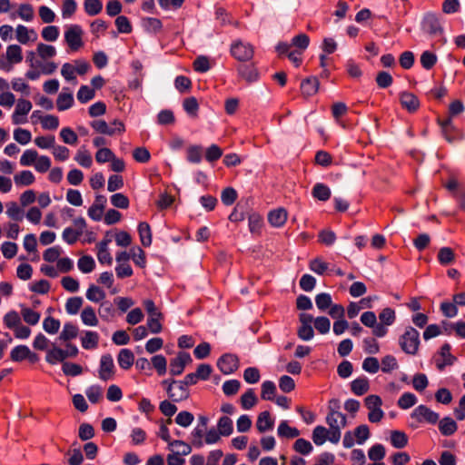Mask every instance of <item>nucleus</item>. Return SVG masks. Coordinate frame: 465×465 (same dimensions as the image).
Masks as SVG:
<instances>
[{
  "label": "nucleus",
  "mask_w": 465,
  "mask_h": 465,
  "mask_svg": "<svg viewBox=\"0 0 465 465\" xmlns=\"http://www.w3.org/2000/svg\"><path fill=\"white\" fill-rule=\"evenodd\" d=\"M326 423L329 425L331 437L329 440L332 443H338L341 440V430L347 426V418L341 412H328L326 416Z\"/></svg>",
  "instance_id": "1"
},
{
  "label": "nucleus",
  "mask_w": 465,
  "mask_h": 465,
  "mask_svg": "<svg viewBox=\"0 0 465 465\" xmlns=\"http://www.w3.org/2000/svg\"><path fill=\"white\" fill-rule=\"evenodd\" d=\"M401 350L410 355H415L420 346V333L413 327H407L404 333L399 339Z\"/></svg>",
  "instance_id": "2"
},
{
  "label": "nucleus",
  "mask_w": 465,
  "mask_h": 465,
  "mask_svg": "<svg viewBox=\"0 0 465 465\" xmlns=\"http://www.w3.org/2000/svg\"><path fill=\"white\" fill-rule=\"evenodd\" d=\"M143 306L148 313L147 326L152 333H159L162 331L163 326L161 321L163 318V313L156 308L153 301L145 300Z\"/></svg>",
  "instance_id": "3"
},
{
  "label": "nucleus",
  "mask_w": 465,
  "mask_h": 465,
  "mask_svg": "<svg viewBox=\"0 0 465 465\" xmlns=\"http://www.w3.org/2000/svg\"><path fill=\"white\" fill-rule=\"evenodd\" d=\"M84 31L78 25H69L64 32V41L70 51L77 52L84 46Z\"/></svg>",
  "instance_id": "4"
},
{
  "label": "nucleus",
  "mask_w": 465,
  "mask_h": 465,
  "mask_svg": "<svg viewBox=\"0 0 465 465\" xmlns=\"http://www.w3.org/2000/svg\"><path fill=\"white\" fill-rule=\"evenodd\" d=\"M364 403L369 410L368 420L372 423L380 422L384 417L381 410L382 401L378 395H369L365 398Z\"/></svg>",
  "instance_id": "5"
},
{
  "label": "nucleus",
  "mask_w": 465,
  "mask_h": 465,
  "mask_svg": "<svg viewBox=\"0 0 465 465\" xmlns=\"http://www.w3.org/2000/svg\"><path fill=\"white\" fill-rule=\"evenodd\" d=\"M231 54L240 62H247L252 59L254 55L253 46L242 40L233 42L231 45Z\"/></svg>",
  "instance_id": "6"
},
{
  "label": "nucleus",
  "mask_w": 465,
  "mask_h": 465,
  "mask_svg": "<svg viewBox=\"0 0 465 465\" xmlns=\"http://www.w3.org/2000/svg\"><path fill=\"white\" fill-rule=\"evenodd\" d=\"M5 58L7 63H0V68L9 72L14 64H19L23 60L22 48L18 45H11L6 48Z\"/></svg>",
  "instance_id": "7"
},
{
  "label": "nucleus",
  "mask_w": 465,
  "mask_h": 465,
  "mask_svg": "<svg viewBox=\"0 0 465 465\" xmlns=\"http://www.w3.org/2000/svg\"><path fill=\"white\" fill-rule=\"evenodd\" d=\"M411 418L419 422L426 421L430 424H435L439 420V414L425 405H419L411 412Z\"/></svg>",
  "instance_id": "8"
},
{
  "label": "nucleus",
  "mask_w": 465,
  "mask_h": 465,
  "mask_svg": "<svg viewBox=\"0 0 465 465\" xmlns=\"http://www.w3.org/2000/svg\"><path fill=\"white\" fill-rule=\"evenodd\" d=\"M217 367L223 374L233 373L239 368V359L234 354L225 353L218 359Z\"/></svg>",
  "instance_id": "9"
},
{
  "label": "nucleus",
  "mask_w": 465,
  "mask_h": 465,
  "mask_svg": "<svg viewBox=\"0 0 465 465\" xmlns=\"http://www.w3.org/2000/svg\"><path fill=\"white\" fill-rule=\"evenodd\" d=\"M166 391L168 397L173 401L186 400L189 397V391L182 381H172L168 384Z\"/></svg>",
  "instance_id": "10"
},
{
  "label": "nucleus",
  "mask_w": 465,
  "mask_h": 465,
  "mask_svg": "<svg viewBox=\"0 0 465 465\" xmlns=\"http://www.w3.org/2000/svg\"><path fill=\"white\" fill-rule=\"evenodd\" d=\"M421 27L430 36L439 35L443 32L440 19L433 14H428L424 16Z\"/></svg>",
  "instance_id": "11"
},
{
  "label": "nucleus",
  "mask_w": 465,
  "mask_h": 465,
  "mask_svg": "<svg viewBox=\"0 0 465 465\" xmlns=\"http://www.w3.org/2000/svg\"><path fill=\"white\" fill-rule=\"evenodd\" d=\"M114 376V364L113 357L110 354H104L101 357L99 367V378L102 381L112 380Z\"/></svg>",
  "instance_id": "12"
},
{
  "label": "nucleus",
  "mask_w": 465,
  "mask_h": 465,
  "mask_svg": "<svg viewBox=\"0 0 465 465\" xmlns=\"http://www.w3.org/2000/svg\"><path fill=\"white\" fill-rule=\"evenodd\" d=\"M450 349L449 343H444L440 347V358L436 359V367L439 371H443L446 366H450L457 361V358L450 353Z\"/></svg>",
  "instance_id": "13"
},
{
  "label": "nucleus",
  "mask_w": 465,
  "mask_h": 465,
  "mask_svg": "<svg viewBox=\"0 0 465 465\" xmlns=\"http://www.w3.org/2000/svg\"><path fill=\"white\" fill-rule=\"evenodd\" d=\"M113 125H118L117 129H114L109 126L104 120H96L91 123V126L98 133L103 134L113 135L115 133H123L124 131V125L122 122L114 121Z\"/></svg>",
  "instance_id": "14"
},
{
  "label": "nucleus",
  "mask_w": 465,
  "mask_h": 465,
  "mask_svg": "<svg viewBox=\"0 0 465 465\" xmlns=\"http://www.w3.org/2000/svg\"><path fill=\"white\" fill-rule=\"evenodd\" d=\"M237 72L240 77L247 83H254L259 79V72L253 64H242L237 66Z\"/></svg>",
  "instance_id": "15"
},
{
  "label": "nucleus",
  "mask_w": 465,
  "mask_h": 465,
  "mask_svg": "<svg viewBox=\"0 0 465 465\" xmlns=\"http://www.w3.org/2000/svg\"><path fill=\"white\" fill-rule=\"evenodd\" d=\"M192 361V358L187 352H180L170 362V373L172 375H180L187 363Z\"/></svg>",
  "instance_id": "16"
},
{
  "label": "nucleus",
  "mask_w": 465,
  "mask_h": 465,
  "mask_svg": "<svg viewBox=\"0 0 465 465\" xmlns=\"http://www.w3.org/2000/svg\"><path fill=\"white\" fill-rule=\"evenodd\" d=\"M401 106L410 113L416 112L420 107V101L416 95L410 92H402L400 94Z\"/></svg>",
  "instance_id": "17"
},
{
  "label": "nucleus",
  "mask_w": 465,
  "mask_h": 465,
  "mask_svg": "<svg viewBox=\"0 0 465 465\" xmlns=\"http://www.w3.org/2000/svg\"><path fill=\"white\" fill-rule=\"evenodd\" d=\"M288 213L284 208L272 210L268 214V221L273 227H282L287 221Z\"/></svg>",
  "instance_id": "18"
},
{
  "label": "nucleus",
  "mask_w": 465,
  "mask_h": 465,
  "mask_svg": "<svg viewBox=\"0 0 465 465\" xmlns=\"http://www.w3.org/2000/svg\"><path fill=\"white\" fill-rule=\"evenodd\" d=\"M319 89V81L312 76L304 79L301 84V92L304 97L312 96Z\"/></svg>",
  "instance_id": "19"
},
{
  "label": "nucleus",
  "mask_w": 465,
  "mask_h": 465,
  "mask_svg": "<svg viewBox=\"0 0 465 465\" xmlns=\"http://www.w3.org/2000/svg\"><path fill=\"white\" fill-rule=\"evenodd\" d=\"M15 33L17 41L23 45L27 44L31 40L35 41L37 37L35 30H29L26 26L23 25H17Z\"/></svg>",
  "instance_id": "20"
},
{
  "label": "nucleus",
  "mask_w": 465,
  "mask_h": 465,
  "mask_svg": "<svg viewBox=\"0 0 465 465\" xmlns=\"http://www.w3.org/2000/svg\"><path fill=\"white\" fill-rule=\"evenodd\" d=\"M274 420L271 418L269 411H265L259 414L256 421V428L260 432H265L272 429Z\"/></svg>",
  "instance_id": "21"
},
{
  "label": "nucleus",
  "mask_w": 465,
  "mask_h": 465,
  "mask_svg": "<svg viewBox=\"0 0 465 465\" xmlns=\"http://www.w3.org/2000/svg\"><path fill=\"white\" fill-rule=\"evenodd\" d=\"M79 329L72 322H65L58 339L61 341L67 342L78 336Z\"/></svg>",
  "instance_id": "22"
},
{
  "label": "nucleus",
  "mask_w": 465,
  "mask_h": 465,
  "mask_svg": "<svg viewBox=\"0 0 465 465\" xmlns=\"http://www.w3.org/2000/svg\"><path fill=\"white\" fill-rule=\"evenodd\" d=\"M119 366L124 370H128L132 367L134 361V355L129 349H122L117 356Z\"/></svg>",
  "instance_id": "23"
},
{
  "label": "nucleus",
  "mask_w": 465,
  "mask_h": 465,
  "mask_svg": "<svg viewBox=\"0 0 465 465\" xmlns=\"http://www.w3.org/2000/svg\"><path fill=\"white\" fill-rule=\"evenodd\" d=\"M82 322L86 326L94 327L99 323L98 318L93 307L85 306L81 312Z\"/></svg>",
  "instance_id": "24"
},
{
  "label": "nucleus",
  "mask_w": 465,
  "mask_h": 465,
  "mask_svg": "<svg viewBox=\"0 0 465 465\" xmlns=\"http://www.w3.org/2000/svg\"><path fill=\"white\" fill-rule=\"evenodd\" d=\"M32 351L25 345L15 346L10 353V358L14 361H22L25 359L32 360Z\"/></svg>",
  "instance_id": "25"
},
{
  "label": "nucleus",
  "mask_w": 465,
  "mask_h": 465,
  "mask_svg": "<svg viewBox=\"0 0 465 465\" xmlns=\"http://www.w3.org/2000/svg\"><path fill=\"white\" fill-rule=\"evenodd\" d=\"M351 389L355 395L361 396L370 389L369 380L366 377L355 379L351 383Z\"/></svg>",
  "instance_id": "26"
},
{
  "label": "nucleus",
  "mask_w": 465,
  "mask_h": 465,
  "mask_svg": "<svg viewBox=\"0 0 465 465\" xmlns=\"http://www.w3.org/2000/svg\"><path fill=\"white\" fill-rule=\"evenodd\" d=\"M331 437V432L328 429L322 425H318L313 429L312 440L317 446L322 445Z\"/></svg>",
  "instance_id": "27"
},
{
  "label": "nucleus",
  "mask_w": 465,
  "mask_h": 465,
  "mask_svg": "<svg viewBox=\"0 0 465 465\" xmlns=\"http://www.w3.org/2000/svg\"><path fill=\"white\" fill-rule=\"evenodd\" d=\"M81 342L85 350L95 349L98 346L99 335L95 331H86L81 339Z\"/></svg>",
  "instance_id": "28"
},
{
  "label": "nucleus",
  "mask_w": 465,
  "mask_h": 465,
  "mask_svg": "<svg viewBox=\"0 0 465 465\" xmlns=\"http://www.w3.org/2000/svg\"><path fill=\"white\" fill-rule=\"evenodd\" d=\"M278 435L282 438L293 439L300 435V430L289 426L286 420L281 421L278 426Z\"/></svg>",
  "instance_id": "29"
},
{
  "label": "nucleus",
  "mask_w": 465,
  "mask_h": 465,
  "mask_svg": "<svg viewBox=\"0 0 465 465\" xmlns=\"http://www.w3.org/2000/svg\"><path fill=\"white\" fill-rule=\"evenodd\" d=\"M140 241L144 247L152 244V232L150 225L145 222H141L138 225Z\"/></svg>",
  "instance_id": "30"
},
{
  "label": "nucleus",
  "mask_w": 465,
  "mask_h": 465,
  "mask_svg": "<svg viewBox=\"0 0 465 465\" xmlns=\"http://www.w3.org/2000/svg\"><path fill=\"white\" fill-rule=\"evenodd\" d=\"M66 359V354L63 349L54 346L49 350L45 356V361L50 364L63 362Z\"/></svg>",
  "instance_id": "31"
},
{
  "label": "nucleus",
  "mask_w": 465,
  "mask_h": 465,
  "mask_svg": "<svg viewBox=\"0 0 465 465\" xmlns=\"http://www.w3.org/2000/svg\"><path fill=\"white\" fill-rule=\"evenodd\" d=\"M439 430L445 436L452 435L457 430L455 420L450 417H445L439 422Z\"/></svg>",
  "instance_id": "32"
},
{
  "label": "nucleus",
  "mask_w": 465,
  "mask_h": 465,
  "mask_svg": "<svg viewBox=\"0 0 465 465\" xmlns=\"http://www.w3.org/2000/svg\"><path fill=\"white\" fill-rule=\"evenodd\" d=\"M439 124L441 126L442 134L448 142H452L456 138V132L451 124L450 117L443 120H439Z\"/></svg>",
  "instance_id": "33"
},
{
  "label": "nucleus",
  "mask_w": 465,
  "mask_h": 465,
  "mask_svg": "<svg viewBox=\"0 0 465 465\" xmlns=\"http://www.w3.org/2000/svg\"><path fill=\"white\" fill-rule=\"evenodd\" d=\"M391 443L394 448L402 449L408 444V437L401 430H391Z\"/></svg>",
  "instance_id": "34"
},
{
  "label": "nucleus",
  "mask_w": 465,
  "mask_h": 465,
  "mask_svg": "<svg viewBox=\"0 0 465 465\" xmlns=\"http://www.w3.org/2000/svg\"><path fill=\"white\" fill-rule=\"evenodd\" d=\"M184 111L193 118L198 116L199 104L195 97H187L183 102Z\"/></svg>",
  "instance_id": "35"
},
{
  "label": "nucleus",
  "mask_w": 465,
  "mask_h": 465,
  "mask_svg": "<svg viewBox=\"0 0 465 465\" xmlns=\"http://www.w3.org/2000/svg\"><path fill=\"white\" fill-rule=\"evenodd\" d=\"M74 104V97L71 93L62 92L56 100V106L59 111H64L71 108Z\"/></svg>",
  "instance_id": "36"
},
{
  "label": "nucleus",
  "mask_w": 465,
  "mask_h": 465,
  "mask_svg": "<svg viewBox=\"0 0 465 465\" xmlns=\"http://www.w3.org/2000/svg\"><path fill=\"white\" fill-rule=\"evenodd\" d=\"M84 300L80 296L71 297L65 302V311L70 315H75L83 306Z\"/></svg>",
  "instance_id": "37"
},
{
  "label": "nucleus",
  "mask_w": 465,
  "mask_h": 465,
  "mask_svg": "<svg viewBox=\"0 0 465 465\" xmlns=\"http://www.w3.org/2000/svg\"><path fill=\"white\" fill-rule=\"evenodd\" d=\"M257 401L253 389H249L241 397L242 408L244 410H250L256 405Z\"/></svg>",
  "instance_id": "38"
},
{
  "label": "nucleus",
  "mask_w": 465,
  "mask_h": 465,
  "mask_svg": "<svg viewBox=\"0 0 465 465\" xmlns=\"http://www.w3.org/2000/svg\"><path fill=\"white\" fill-rule=\"evenodd\" d=\"M312 195L319 201L325 202L331 197V190L323 183H316L312 188Z\"/></svg>",
  "instance_id": "39"
},
{
  "label": "nucleus",
  "mask_w": 465,
  "mask_h": 465,
  "mask_svg": "<svg viewBox=\"0 0 465 465\" xmlns=\"http://www.w3.org/2000/svg\"><path fill=\"white\" fill-rule=\"evenodd\" d=\"M14 181L16 185L27 186L35 182V175L31 171H22L15 175Z\"/></svg>",
  "instance_id": "40"
},
{
  "label": "nucleus",
  "mask_w": 465,
  "mask_h": 465,
  "mask_svg": "<svg viewBox=\"0 0 465 465\" xmlns=\"http://www.w3.org/2000/svg\"><path fill=\"white\" fill-rule=\"evenodd\" d=\"M85 295L86 298L93 302H99L105 298V292L94 284L89 286Z\"/></svg>",
  "instance_id": "41"
},
{
  "label": "nucleus",
  "mask_w": 465,
  "mask_h": 465,
  "mask_svg": "<svg viewBox=\"0 0 465 465\" xmlns=\"http://www.w3.org/2000/svg\"><path fill=\"white\" fill-rule=\"evenodd\" d=\"M36 52L40 58L44 61L53 58L56 54V49L53 45L40 43L37 45Z\"/></svg>",
  "instance_id": "42"
},
{
  "label": "nucleus",
  "mask_w": 465,
  "mask_h": 465,
  "mask_svg": "<svg viewBox=\"0 0 465 465\" xmlns=\"http://www.w3.org/2000/svg\"><path fill=\"white\" fill-rule=\"evenodd\" d=\"M6 214L12 220L19 222L24 218V210L15 202H10L6 204Z\"/></svg>",
  "instance_id": "43"
},
{
  "label": "nucleus",
  "mask_w": 465,
  "mask_h": 465,
  "mask_svg": "<svg viewBox=\"0 0 465 465\" xmlns=\"http://www.w3.org/2000/svg\"><path fill=\"white\" fill-rule=\"evenodd\" d=\"M217 427L220 435L229 436L232 432V420L227 416H223L219 419Z\"/></svg>",
  "instance_id": "44"
},
{
  "label": "nucleus",
  "mask_w": 465,
  "mask_h": 465,
  "mask_svg": "<svg viewBox=\"0 0 465 465\" xmlns=\"http://www.w3.org/2000/svg\"><path fill=\"white\" fill-rule=\"evenodd\" d=\"M21 314L23 316L24 321L30 325L37 324L41 317V314L39 312H35L27 307H22Z\"/></svg>",
  "instance_id": "45"
},
{
  "label": "nucleus",
  "mask_w": 465,
  "mask_h": 465,
  "mask_svg": "<svg viewBox=\"0 0 465 465\" xmlns=\"http://www.w3.org/2000/svg\"><path fill=\"white\" fill-rule=\"evenodd\" d=\"M77 265L82 272L89 273L94 271L95 262L92 256L84 255L78 260Z\"/></svg>",
  "instance_id": "46"
},
{
  "label": "nucleus",
  "mask_w": 465,
  "mask_h": 465,
  "mask_svg": "<svg viewBox=\"0 0 465 465\" xmlns=\"http://www.w3.org/2000/svg\"><path fill=\"white\" fill-rule=\"evenodd\" d=\"M455 259L454 252L450 247H442L438 253V260L440 264L447 265L451 263Z\"/></svg>",
  "instance_id": "47"
},
{
  "label": "nucleus",
  "mask_w": 465,
  "mask_h": 465,
  "mask_svg": "<svg viewBox=\"0 0 465 465\" xmlns=\"http://www.w3.org/2000/svg\"><path fill=\"white\" fill-rule=\"evenodd\" d=\"M143 25L147 32L158 33L162 30L163 24L160 19L147 17L143 20Z\"/></svg>",
  "instance_id": "48"
},
{
  "label": "nucleus",
  "mask_w": 465,
  "mask_h": 465,
  "mask_svg": "<svg viewBox=\"0 0 465 465\" xmlns=\"http://www.w3.org/2000/svg\"><path fill=\"white\" fill-rule=\"evenodd\" d=\"M276 392V386L271 381H266L262 384L261 397L265 401H272Z\"/></svg>",
  "instance_id": "49"
},
{
  "label": "nucleus",
  "mask_w": 465,
  "mask_h": 465,
  "mask_svg": "<svg viewBox=\"0 0 465 465\" xmlns=\"http://www.w3.org/2000/svg\"><path fill=\"white\" fill-rule=\"evenodd\" d=\"M61 74L67 82L76 83V71L74 63H64L61 68Z\"/></svg>",
  "instance_id": "50"
},
{
  "label": "nucleus",
  "mask_w": 465,
  "mask_h": 465,
  "mask_svg": "<svg viewBox=\"0 0 465 465\" xmlns=\"http://www.w3.org/2000/svg\"><path fill=\"white\" fill-rule=\"evenodd\" d=\"M417 402V397L411 392L403 393L398 400V406L402 410H407L414 406Z\"/></svg>",
  "instance_id": "51"
},
{
  "label": "nucleus",
  "mask_w": 465,
  "mask_h": 465,
  "mask_svg": "<svg viewBox=\"0 0 465 465\" xmlns=\"http://www.w3.org/2000/svg\"><path fill=\"white\" fill-rule=\"evenodd\" d=\"M4 323L8 329L15 330L20 323L21 318L17 312L10 311L4 316Z\"/></svg>",
  "instance_id": "52"
},
{
  "label": "nucleus",
  "mask_w": 465,
  "mask_h": 465,
  "mask_svg": "<svg viewBox=\"0 0 465 465\" xmlns=\"http://www.w3.org/2000/svg\"><path fill=\"white\" fill-rule=\"evenodd\" d=\"M35 68L40 71L43 74H52L57 69V64L51 61H35Z\"/></svg>",
  "instance_id": "53"
},
{
  "label": "nucleus",
  "mask_w": 465,
  "mask_h": 465,
  "mask_svg": "<svg viewBox=\"0 0 465 465\" xmlns=\"http://www.w3.org/2000/svg\"><path fill=\"white\" fill-rule=\"evenodd\" d=\"M315 303L320 311H325L326 309H329L332 304L331 294L327 292L317 294L315 297Z\"/></svg>",
  "instance_id": "54"
},
{
  "label": "nucleus",
  "mask_w": 465,
  "mask_h": 465,
  "mask_svg": "<svg viewBox=\"0 0 465 465\" xmlns=\"http://www.w3.org/2000/svg\"><path fill=\"white\" fill-rule=\"evenodd\" d=\"M312 443L304 439H298L293 444V450L302 455H308L312 450Z\"/></svg>",
  "instance_id": "55"
},
{
  "label": "nucleus",
  "mask_w": 465,
  "mask_h": 465,
  "mask_svg": "<svg viewBox=\"0 0 465 465\" xmlns=\"http://www.w3.org/2000/svg\"><path fill=\"white\" fill-rule=\"evenodd\" d=\"M397 360L392 355H386L381 359V371L385 373L391 372L398 369Z\"/></svg>",
  "instance_id": "56"
},
{
  "label": "nucleus",
  "mask_w": 465,
  "mask_h": 465,
  "mask_svg": "<svg viewBox=\"0 0 465 465\" xmlns=\"http://www.w3.org/2000/svg\"><path fill=\"white\" fill-rule=\"evenodd\" d=\"M94 96V90L89 87L88 85H82L77 92V99L83 104L89 102Z\"/></svg>",
  "instance_id": "57"
},
{
  "label": "nucleus",
  "mask_w": 465,
  "mask_h": 465,
  "mask_svg": "<svg viewBox=\"0 0 465 465\" xmlns=\"http://www.w3.org/2000/svg\"><path fill=\"white\" fill-rule=\"evenodd\" d=\"M152 364L160 376L166 373L167 361L163 355H155L152 358Z\"/></svg>",
  "instance_id": "58"
},
{
  "label": "nucleus",
  "mask_w": 465,
  "mask_h": 465,
  "mask_svg": "<svg viewBox=\"0 0 465 465\" xmlns=\"http://www.w3.org/2000/svg\"><path fill=\"white\" fill-rule=\"evenodd\" d=\"M43 328L47 333L54 334L59 331L60 321L48 316L44 320Z\"/></svg>",
  "instance_id": "59"
},
{
  "label": "nucleus",
  "mask_w": 465,
  "mask_h": 465,
  "mask_svg": "<svg viewBox=\"0 0 465 465\" xmlns=\"http://www.w3.org/2000/svg\"><path fill=\"white\" fill-rule=\"evenodd\" d=\"M103 9L100 0H84V10L89 15H96Z\"/></svg>",
  "instance_id": "60"
},
{
  "label": "nucleus",
  "mask_w": 465,
  "mask_h": 465,
  "mask_svg": "<svg viewBox=\"0 0 465 465\" xmlns=\"http://www.w3.org/2000/svg\"><path fill=\"white\" fill-rule=\"evenodd\" d=\"M62 370L65 375L72 377L78 376L83 372L81 365L68 361L63 363Z\"/></svg>",
  "instance_id": "61"
},
{
  "label": "nucleus",
  "mask_w": 465,
  "mask_h": 465,
  "mask_svg": "<svg viewBox=\"0 0 465 465\" xmlns=\"http://www.w3.org/2000/svg\"><path fill=\"white\" fill-rule=\"evenodd\" d=\"M368 456L373 461H380L385 457V448L381 444H375L369 450Z\"/></svg>",
  "instance_id": "62"
},
{
  "label": "nucleus",
  "mask_w": 465,
  "mask_h": 465,
  "mask_svg": "<svg viewBox=\"0 0 465 465\" xmlns=\"http://www.w3.org/2000/svg\"><path fill=\"white\" fill-rule=\"evenodd\" d=\"M379 319L381 321V323L386 326L393 324L396 319L394 310H392L391 308L383 309L379 314Z\"/></svg>",
  "instance_id": "63"
},
{
  "label": "nucleus",
  "mask_w": 465,
  "mask_h": 465,
  "mask_svg": "<svg viewBox=\"0 0 465 465\" xmlns=\"http://www.w3.org/2000/svg\"><path fill=\"white\" fill-rule=\"evenodd\" d=\"M37 158L38 153L35 150H25L20 158V164L23 166H30L34 163H35Z\"/></svg>",
  "instance_id": "64"
}]
</instances>
